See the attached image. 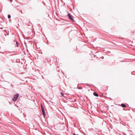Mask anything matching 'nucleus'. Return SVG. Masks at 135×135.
<instances>
[{"mask_svg": "<svg viewBox=\"0 0 135 135\" xmlns=\"http://www.w3.org/2000/svg\"><path fill=\"white\" fill-rule=\"evenodd\" d=\"M68 14L67 15V16H68V17L69 19L72 22H75L74 20L72 18L73 17V16L71 14L69 13L68 12Z\"/></svg>", "mask_w": 135, "mask_h": 135, "instance_id": "f257e3e1", "label": "nucleus"}, {"mask_svg": "<svg viewBox=\"0 0 135 135\" xmlns=\"http://www.w3.org/2000/svg\"><path fill=\"white\" fill-rule=\"evenodd\" d=\"M19 96V94H17L15 95L13 97V98L12 99L13 101L15 102Z\"/></svg>", "mask_w": 135, "mask_h": 135, "instance_id": "f03ea898", "label": "nucleus"}, {"mask_svg": "<svg viewBox=\"0 0 135 135\" xmlns=\"http://www.w3.org/2000/svg\"><path fill=\"white\" fill-rule=\"evenodd\" d=\"M121 105L123 108H125L127 107V106H126V105L125 104H124L123 103L121 104Z\"/></svg>", "mask_w": 135, "mask_h": 135, "instance_id": "7ed1b4c3", "label": "nucleus"}, {"mask_svg": "<svg viewBox=\"0 0 135 135\" xmlns=\"http://www.w3.org/2000/svg\"><path fill=\"white\" fill-rule=\"evenodd\" d=\"M93 94L94 96H95L96 97H98V94L95 92L93 93Z\"/></svg>", "mask_w": 135, "mask_h": 135, "instance_id": "20e7f679", "label": "nucleus"}, {"mask_svg": "<svg viewBox=\"0 0 135 135\" xmlns=\"http://www.w3.org/2000/svg\"><path fill=\"white\" fill-rule=\"evenodd\" d=\"M42 114L43 115V117L45 118L46 116V113L45 112V111H42Z\"/></svg>", "mask_w": 135, "mask_h": 135, "instance_id": "39448f33", "label": "nucleus"}, {"mask_svg": "<svg viewBox=\"0 0 135 135\" xmlns=\"http://www.w3.org/2000/svg\"><path fill=\"white\" fill-rule=\"evenodd\" d=\"M16 44L17 46V47H18L19 44H18V41H16Z\"/></svg>", "mask_w": 135, "mask_h": 135, "instance_id": "423d86ee", "label": "nucleus"}, {"mask_svg": "<svg viewBox=\"0 0 135 135\" xmlns=\"http://www.w3.org/2000/svg\"><path fill=\"white\" fill-rule=\"evenodd\" d=\"M41 108L42 111H45L44 107H42V108Z\"/></svg>", "mask_w": 135, "mask_h": 135, "instance_id": "0eeeda50", "label": "nucleus"}, {"mask_svg": "<svg viewBox=\"0 0 135 135\" xmlns=\"http://www.w3.org/2000/svg\"><path fill=\"white\" fill-rule=\"evenodd\" d=\"M11 16L10 15H8V18H11Z\"/></svg>", "mask_w": 135, "mask_h": 135, "instance_id": "6e6552de", "label": "nucleus"}, {"mask_svg": "<svg viewBox=\"0 0 135 135\" xmlns=\"http://www.w3.org/2000/svg\"><path fill=\"white\" fill-rule=\"evenodd\" d=\"M78 88L79 89H82V88L81 87H79Z\"/></svg>", "mask_w": 135, "mask_h": 135, "instance_id": "1a4fd4ad", "label": "nucleus"}, {"mask_svg": "<svg viewBox=\"0 0 135 135\" xmlns=\"http://www.w3.org/2000/svg\"><path fill=\"white\" fill-rule=\"evenodd\" d=\"M61 94L62 96H63L64 95V93H61Z\"/></svg>", "mask_w": 135, "mask_h": 135, "instance_id": "9d476101", "label": "nucleus"}, {"mask_svg": "<svg viewBox=\"0 0 135 135\" xmlns=\"http://www.w3.org/2000/svg\"><path fill=\"white\" fill-rule=\"evenodd\" d=\"M73 135H79V134H75V133H74Z\"/></svg>", "mask_w": 135, "mask_h": 135, "instance_id": "9b49d317", "label": "nucleus"}, {"mask_svg": "<svg viewBox=\"0 0 135 135\" xmlns=\"http://www.w3.org/2000/svg\"><path fill=\"white\" fill-rule=\"evenodd\" d=\"M41 108H42V107H43V106L42 105V104H41Z\"/></svg>", "mask_w": 135, "mask_h": 135, "instance_id": "f8f14e48", "label": "nucleus"}, {"mask_svg": "<svg viewBox=\"0 0 135 135\" xmlns=\"http://www.w3.org/2000/svg\"><path fill=\"white\" fill-rule=\"evenodd\" d=\"M3 27H1V28H0V29H3Z\"/></svg>", "mask_w": 135, "mask_h": 135, "instance_id": "ddd939ff", "label": "nucleus"}, {"mask_svg": "<svg viewBox=\"0 0 135 135\" xmlns=\"http://www.w3.org/2000/svg\"><path fill=\"white\" fill-rule=\"evenodd\" d=\"M64 124V123H63L61 124Z\"/></svg>", "mask_w": 135, "mask_h": 135, "instance_id": "4468645a", "label": "nucleus"}, {"mask_svg": "<svg viewBox=\"0 0 135 135\" xmlns=\"http://www.w3.org/2000/svg\"><path fill=\"white\" fill-rule=\"evenodd\" d=\"M42 78H43V79H44V77H43V76H42Z\"/></svg>", "mask_w": 135, "mask_h": 135, "instance_id": "2eb2a0df", "label": "nucleus"}, {"mask_svg": "<svg viewBox=\"0 0 135 135\" xmlns=\"http://www.w3.org/2000/svg\"><path fill=\"white\" fill-rule=\"evenodd\" d=\"M5 36H6V34H5Z\"/></svg>", "mask_w": 135, "mask_h": 135, "instance_id": "dca6fc26", "label": "nucleus"}]
</instances>
